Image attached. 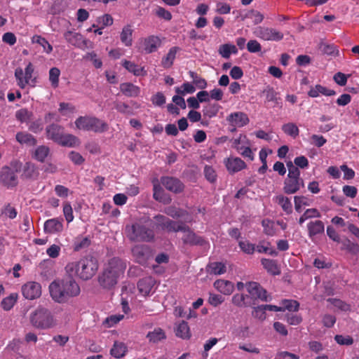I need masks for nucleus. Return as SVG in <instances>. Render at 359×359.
<instances>
[{"instance_id": "nucleus-35", "label": "nucleus", "mask_w": 359, "mask_h": 359, "mask_svg": "<svg viewBox=\"0 0 359 359\" xmlns=\"http://www.w3.org/2000/svg\"><path fill=\"white\" fill-rule=\"evenodd\" d=\"M133 29L130 25H127L124 26L122 29V31L120 34V39L121 41L126 46H131L133 44Z\"/></svg>"}, {"instance_id": "nucleus-33", "label": "nucleus", "mask_w": 359, "mask_h": 359, "mask_svg": "<svg viewBox=\"0 0 359 359\" xmlns=\"http://www.w3.org/2000/svg\"><path fill=\"white\" fill-rule=\"evenodd\" d=\"M180 50V48L177 46L170 48L167 55L162 58L161 65L165 69L170 68L173 65L176 54Z\"/></svg>"}, {"instance_id": "nucleus-43", "label": "nucleus", "mask_w": 359, "mask_h": 359, "mask_svg": "<svg viewBox=\"0 0 359 359\" xmlns=\"http://www.w3.org/2000/svg\"><path fill=\"white\" fill-rule=\"evenodd\" d=\"M18 298V294L17 293H11L2 299L1 306L4 311H10L17 302Z\"/></svg>"}, {"instance_id": "nucleus-54", "label": "nucleus", "mask_w": 359, "mask_h": 359, "mask_svg": "<svg viewBox=\"0 0 359 359\" xmlns=\"http://www.w3.org/2000/svg\"><path fill=\"white\" fill-rule=\"evenodd\" d=\"M238 245L241 250L245 254L252 255L255 251V245L250 243L248 241H240Z\"/></svg>"}, {"instance_id": "nucleus-7", "label": "nucleus", "mask_w": 359, "mask_h": 359, "mask_svg": "<svg viewBox=\"0 0 359 359\" xmlns=\"http://www.w3.org/2000/svg\"><path fill=\"white\" fill-rule=\"evenodd\" d=\"M34 67L32 62H29L23 72L22 69L18 67L15 70V77L18 86L24 89L27 85L34 87L37 82L36 76H34Z\"/></svg>"}, {"instance_id": "nucleus-34", "label": "nucleus", "mask_w": 359, "mask_h": 359, "mask_svg": "<svg viewBox=\"0 0 359 359\" xmlns=\"http://www.w3.org/2000/svg\"><path fill=\"white\" fill-rule=\"evenodd\" d=\"M15 138L21 144H25L29 147L34 146L37 143L36 138L32 134L25 132L17 133Z\"/></svg>"}, {"instance_id": "nucleus-42", "label": "nucleus", "mask_w": 359, "mask_h": 359, "mask_svg": "<svg viewBox=\"0 0 359 359\" xmlns=\"http://www.w3.org/2000/svg\"><path fill=\"white\" fill-rule=\"evenodd\" d=\"M50 154V149L45 145H41L35 149L33 158L39 162H44L46 157Z\"/></svg>"}, {"instance_id": "nucleus-46", "label": "nucleus", "mask_w": 359, "mask_h": 359, "mask_svg": "<svg viewBox=\"0 0 359 359\" xmlns=\"http://www.w3.org/2000/svg\"><path fill=\"white\" fill-rule=\"evenodd\" d=\"M176 335L182 339H189L190 337L189 327L187 322L182 321L178 325L176 330Z\"/></svg>"}, {"instance_id": "nucleus-29", "label": "nucleus", "mask_w": 359, "mask_h": 359, "mask_svg": "<svg viewBox=\"0 0 359 359\" xmlns=\"http://www.w3.org/2000/svg\"><path fill=\"white\" fill-rule=\"evenodd\" d=\"M80 143L79 139L72 134L62 133L61 137L57 141V144L62 147H74Z\"/></svg>"}, {"instance_id": "nucleus-59", "label": "nucleus", "mask_w": 359, "mask_h": 359, "mask_svg": "<svg viewBox=\"0 0 359 359\" xmlns=\"http://www.w3.org/2000/svg\"><path fill=\"white\" fill-rule=\"evenodd\" d=\"M334 340L339 345L351 346L353 344V339L349 335L344 336L341 334H337L334 336Z\"/></svg>"}, {"instance_id": "nucleus-27", "label": "nucleus", "mask_w": 359, "mask_h": 359, "mask_svg": "<svg viewBox=\"0 0 359 359\" xmlns=\"http://www.w3.org/2000/svg\"><path fill=\"white\" fill-rule=\"evenodd\" d=\"M154 285V280L151 277H145L140 280L137 283L139 292L143 296L149 295Z\"/></svg>"}, {"instance_id": "nucleus-31", "label": "nucleus", "mask_w": 359, "mask_h": 359, "mask_svg": "<svg viewBox=\"0 0 359 359\" xmlns=\"http://www.w3.org/2000/svg\"><path fill=\"white\" fill-rule=\"evenodd\" d=\"M273 201L282 208L286 214L290 215L292 212V205L289 198L280 194L275 196Z\"/></svg>"}, {"instance_id": "nucleus-5", "label": "nucleus", "mask_w": 359, "mask_h": 359, "mask_svg": "<svg viewBox=\"0 0 359 359\" xmlns=\"http://www.w3.org/2000/svg\"><path fill=\"white\" fill-rule=\"evenodd\" d=\"M32 325L38 330H46L55 327L57 321L53 313L44 307H38L29 316Z\"/></svg>"}, {"instance_id": "nucleus-38", "label": "nucleus", "mask_w": 359, "mask_h": 359, "mask_svg": "<svg viewBox=\"0 0 359 359\" xmlns=\"http://www.w3.org/2000/svg\"><path fill=\"white\" fill-rule=\"evenodd\" d=\"M206 271L210 274L222 275L226 271V266L222 262H211L208 264Z\"/></svg>"}, {"instance_id": "nucleus-41", "label": "nucleus", "mask_w": 359, "mask_h": 359, "mask_svg": "<svg viewBox=\"0 0 359 359\" xmlns=\"http://www.w3.org/2000/svg\"><path fill=\"white\" fill-rule=\"evenodd\" d=\"M164 212L167 215H168V216H170V217H171L172 218H175V219H178V218H180V217H183L185 215H188V212L187 210H184L183 209L177 208V207L173 206V205H170V206L166 207L164 209Z\"/></svg>"}, {"instance_id": "nucleus-51", "label": "nucleus", "mask_w": 359, "mask_h": 359, "mask_svg": "<svg viewBox=\"0 0 359 359\" xmlns=\"http://www.w3.org/2000/svg\"><path fill=\"white\" fill-rule=\"evenodd\" d=\"M33 42L41 46L43 48V50L47 53H50L53 50V47L49 43V42L45 38L41 36H34L33 37Z\"/></svg>"}, {"instance_id": "nucleus-6", "label": "nucleus", "mask_w": 359, "mask_h": 359, "mask_svg": "<svg viewBox=\"0 0 359 359\" xmlns=\"http://www.w3.org/2000/svg\"><path fill=\"white\" fill-rule=\"evenodd\" d=\"M75 126L79 130L92 131L95 133H102L109 128L105 121L90 116H79L75 121Z\"/></svg>"}, {"instance_id": "nucleus-22", "label": "nucleus", "mask_w": 359, "mask_h": 359, "mask_svg": "<svg viewBox=\"0 0 359 359\" xmlns=\"http://www.w3.org/2000/svg\"><path fill=\"white\" fill-rule=\"evenodd\" d=\"M65 132V128L56 123H52L46 128V137L48 140L57 143Z\"/></svg>"}, {"instance_id": "nucleus-32", "label": "nucleus", "mask_w": 359, "mask_h": 359, "mask_svg": "<svg viewBox=\"0 0 359 359\" xmlns=\"http://www.w3.org/2000/svg\"><path fill=\"white\" fill-rule=\"evenodd\" d=\"M261 264L270 274L276 276L280 273V269L276 260L262 258L261 259Z\"/></svg>"}, {"instance_id": "nucleus-58", "label": "nucleus", "mask_w": 359, "mask_h": 359, "mask_svg": "<svg viewBox=\"0 0 359 359\" xmlns=\"http://www.w3.org/2000/svg\"><path fill=\"white\" fill-rule=\"evenodd\" d=\"M114 108L120 113L131 115L133 114L132 109L125 102H115Z\"/></svg>"}, {"instance_id": "nucleus-50", "label": "nucleus", "mask_w": 359, "mask_h": 359, "mask_svg": "<svg viewBox=\"0 0 359 359\" xmlns=\"http://www.w3.org/2000/svg\"><path fill=\"white\" fill-rule=\"evenodd\" d=\"M282 130L285 134L293 137L298 136L299 133L298 127L292 123H288L283 125Z\"/></svg>"}, {"instance_id": "nucleus-52", "label": "nucleus", "mask_w": 359, "mask_h": 359, "mask_svg": "<svg viewBox=\"0 0 359 359\" xmlns=\"http://www.w3.org/2000/svg\"><path fill=\"white\" fill-rule=\"evenodd\" d=\"M286 165L288 168V174L287 178L302 180L300 177V171L299 168L296 167L292 162L289 161Z\"/></svg>"}, {"instance_id": "nucleus-55", "label": "nucleus", "mask_w": 359, "mask_h": 359, "mask_svg": "<svg viewBox=\"0 0 359 359\" xmlns=\"http://www.w3.org/2000/svg\"><path fill=\"white\" fill-rule=\"evenodd\" d=\"M233 304L238 307H247L250 306V302H244V294L236 293L231 299Z\"/></svg>"}, {"instance_id": "nucleus-12", "label": "nucleus", "mask_w": 359, "mask_h": 359, "mask_svg": "<svg viewBox=\"0 0 359 359\" xmlns=\"http://www.w3.org/2000/svg\"><path fill=\"white\" fill-rule=\"evenodd\" d=\"M247 291L252 297L263 302H269L271 297L267 294V291L257 282L246 283Z\"/></svg>"}, {"instance_id": "nucleus-15", "label": "nucleus", "mask_w": 359, "mask_h": 359, "mask_svg": "<svg viewBox=\"0 0 359 359\" xmlns=\"http://www.w3.org/2000/svg\"><path fill=\"white\" fill-rule=\"evenodd\" d=\"M132 255L137 263L144 265L151 257V250L148 245H136L132 248Z\"/></svg>"}, {"instance_id": "nucleus-37", "label": "nucleus", "mask_w": 359, "mask_h": 359, "mask_svg": "<svg viewBox=\"0 0 359 359\" xmlns=\"http://www.w3.org/2000/svg\"><path fill=\"white\" fill-rule=\"evenodd\" d=\"M122 65L135 76H144L147 74L144 67H141L133 62L125 60L123 61Z\"/></svg>"}, {"instance_id": "nucleus-2", "label": "nucleus", "mask_w": 359, "mask_h": 359, "mask_svg": "<svg viewBox=\"0 0 359 359\" xmlns=\"http://www.w3.org/2000/svg\"><path fill=\"white\" fill-rule=\"evenodd\" d=\"M49 291L55 302L65 303L70 298L77 297L81 290L74 277L69 276L68 278L51 283Z\"/></svg>"}, {"instance_id": "nucleus-20", "label": "nucleus", "mask_w": 359, "mask_h": 359, "mask_svg": "<svg viewBox=\"0 0 359 359\" xmlns=\"http://www.w3.org/2000/svg\"><path fill=\"white\" fill-rule=\"evenodd\" d=\"M227 120L232 126L238 128L246 126L250 121L248 115L241 111L231 113Z\"/></svg>"}, {"instance_id": "nucleus-45", "label": "nucleus", "mask_w": 359, "mask_h": 359, "mask_svg": "<svg viewBox=\"0 0 359 359\" xmlns=\"http://www.w3.org/2000/svg\"><path fill=\"white\" fill-rule=\"evenodd\" d=\"M38 175L36 168L34 163L27 162L23 168V172L22 176L26 179L34 178Z\"/></svg>"}, {"instance_id": "nucleus-17", "label": "nucleus", "mask_w": 359, "mask_h": 359, "mask_svg": "<svg viewBox=\"0 0 359 359\" xmlns=\"http://www.w3.org/2000/svg\"><path fill=\"white\" fill-rule=\"evenodd\" d=\"M153 198L165 205H168L172 201L170 196L165 192L158 180L153 182Z\"/></svg>"}, {"instance_id": "nucleus-57", "label": "nucleus", "mask_w": 359, "mask_h": 359, "mask_svg": "<svg viewBox=\"0 0 359 359\" xmlns=\"http://www.w3.org/2000/svg\"><path fill=\"white\" fill-rule=\"evenodd\" d=\"M181 88L182 89L179 87L175 88V92L180 95H184L186 93H193L196 90L195 87L189 82L184 83Z\"/></svg>"}, {"instance_id": "nucleus-48", "label": "nucleus", "mask_w": 359, "mask_h": 359, "mask_svg": "<svg viewBox=\"0 0 359 359\" xmlns=\"http://www.w3.org/2000/svg\"><path fill=\"white\" fill-rule=\"evenodd\" d=\"M60 75V70L57 67H52L49 70V81L54 88L58 87Z\"/></svg>"}, {"instance_id": "nucleus-14", "label": "nucleus", "mask_w": 359, "mask_h": 359, "mask_svg": "<svg viewBox=\"0 0 359 359\" xmlns=\"http://www.w3.org/2000/svg\"><path fill=\"white\" fill-rule=\"evenodd\" d=\"M181 228L183 230L180 231L184 233L182 237V241L184 244L190 245H202L204 243V240L202 237L197 236L189 226L186 225L184 222L182 223Z\"/></svg>"}, {"instance_id": "nucleus-49", "label": "nucleus", "mask_w": 359, "mask_h": 359, "mask_svg": "<svg viewBox=\"0 0 359 359\" xmlns=\"http://www.w3.org/2000/svg\"><path fill=\"white\" fill-rule=\"evenodd\" d=\"M282 306L284 308V311L287 310L289 311H298L299 309V303L293 299H283L281 301Z\"/></svg>"}, {"instance_id": "nucleus-24", "label": "nucleus", "mask_w": 359, "mask_h": 359, "mask_svg": "<svg viewBox=\"0 0 359 359\" xmlns=\"http://www.w3.org/2000/svg\"><path fill=\"white\" fill-rule=\"evenodd\" d=\"M302 187H304L303 180L286 178L284 181L283 191L286 194L297 193Z\"/></svg>"}, {"instance_id": "nucleus-4", "label": "nucleus", "mask_w": 359, "mask_h": 359, "mask_svg": "<svg viewBox=\"0 0 359 359\" xmlns=\"http://www.w3.org/2000/svg\"><path fill=\"white\" fill-rule=\"evenodd\" d=\"M126 269V263L118 257L110 259L105 264L102 273L99 276L100 285L106 289L114 287L118 279L123 274Z\"/></svg>"}, {"instance_id": "nucleus-60", "label": "nucleus", "mask_w": 359, "mask_h": 359, "mask_svg": "<svg viewBox=\"0 0 359 359\" xmlns=\"http://www.w3.org/2000/svg\"><path fill=\"white\" fill-rule=\"evenodd\" d=\"M123 318L124 316L122 314L112 315L105 319L104 324L107 327H111L120 322Z\"/></svg>"}, {"instance_id": "nucleus-25", "label": "nucleus", "mask_w": 359, "mask_h": 359, "mask_svg": "<svg viewBox=\"0 0 359 359\" xmlns=\"http://www.w3.org/2000/svg\"><path fill=\"white\" fill-rule=\"evenodd\" d=\"M215 288L224 295H230L234 290V285L232 282L224 279H219L213 284Z\"/></svg>"}, {"instance_id": "nucleus-19", "label": "nucleus", "mask_w": 359, "mask_h": 359, "mask_svg": "<svg viewBox=\"0 0 359 359\" xmlns=\"http://www.w3.org/2000/svg\"><path fill=\"white\" fill-rule=\"evenodd\" d=\"M161 45V40L157 36L150 35L142 40L143 51L147 54L156 51Z\"/></svg>"}, {"instance_id": "nucleus-56", "label": "nucleus", "mask_w": 359, "mask_h": 359, "mask_svg": "<svg viewBox=\"0 0 359 359\" xmlns=\"http://www.w3.org/2000/svg\"><path fill=\"white\" fill-rule=\"evenodd\" d=\"M266 311L267 310L265 308V305H260L253 308L252 314L254 318L260 320H264L266 318Z\"/></svg>"}, {"instance_id": "nucleus-3", "label": "nucleus", "mask_w": 359, "mask_h": 359, "mask_svg": "<svg viewBox=\"0 0 359 359\" xmlns=\"http://www.w3.org/2000/svg\"><path fill=\"white\" fill-rule=\"evenodd\" d=\"M128 238L133 242H152L155 238L152 221L149 218H141L126 226Z\"/></svg>"}, {"instance_id": "nucleus-44", "label": "nucleus", "mask_w": 359, "mask_h": 359, "mask_svg": "<svg viewBox=\"0 0 359 359\" xmlns=\"http://www.w3.org/2000/svg\"><path fill=\"white\" fill-rule=\"evenodd\" d=\"M219 106L216 103H208L203 106V114L204 117L212 118L215 116L219 111Z\"/></svg>"}, {"instance_id": "nucleus-47", "label": "nucleus", "mask_w": 359, "mask_h": 359, "mask_svg": "<svg viewBox=\"0 0 359 359\" xmlns=\"http://www.w3.org/2000/svg\"><path fill=\"white\" fill-rule=\"evenodd\" d=\"M262 225L264 228V233L269 236H273L276 234V229L273 221L264 219L262 222Z\"/></svg>"}, {"instance_id": "nucleus-23", "label": "nucleus", "mask_w": 359, "mask_h": 359, "mask_svg": "<svg viewBox=\"0 0 359 359\" xmlns=\"http://www.w3.org/2000/svg\"><path fill=\"white\" fill-rule=\"evenodd\" d=\"M225 165L229 173L238 172L246 168V163L240 158H229Z\"/></svg>"}, {"instance_id": "nucleus-13", "label": "nucleus", "mask_w": 359, "mask_h": 359, "mask_svg": "<svg viewBox=\"0 0 359 359\" xmlns=\"http://www.w3.org/2000/svg\"><path fill=\"white\" fill-rule=\"evenodd\" d=\"M22 293L27 299L33 300L37 299L41 294V286L37 282H27L22 286Z\"/></svg>"}, {"instance_id": "nucleus-39", "label": "nucleus", "mask_w": 359, "mask_h": 359, "mask_svg": "<svg viewBox=\"0 0 359 359\" xmlns=\"http://www.w3.org/2000/svg\"><path fill=\"white\" fill-rule=\"evenodd\" d=\"M218 52L224 58L228 59L231 54H237L238 49L236 46L230 43H224L219 46Z\"/></svg>"}, {"instance_id": "nucleus-63", "label": "nucleus", "mask_w": 359, "mask_h": 359, "mask_svg": "<svg viewBox=\"0 0 359 359\" xmlns=\"http://www.w3.org/2000/svg\"><path fill=\"white\" fill-rule=\"evenodd\" d=\"M204 175L207 180L210 182H215L216 181L217 175L212 166L205 165L204 168Z\"/></svg>"}, {"instance_id": "nucleus-53", "label": "nucleus", "mask_w": 359, "mask_h": 359, "mask_svg": "<svg viewBox=\"0 0 359 359\" xmlns=\"http://www.w3.org/2000/svg\"><path fill=\"white\" fill-rule=\"evenodd\" d=\"M90 245V240L87 238H76L74 243V250L80 251L83 249L87 248Z\"/></svg>"}, {"instance_id": "nucleus-30", "label": "nucleus", "mask_w": 359, "mask_h": 359, "mask_svg": "<svg viewBox=\"0 0 359 359\" xmlns=\"http://www.w3.org/2000/svg\"><path fill=\"white\" fill-rule=\"evenodd\" d=\"M121 92L127 97H137L140 93V88L131 83H123L120 85Z\"/></svg>"}, {"instance_id": "nucleus-9", "label": "nucleus", "mask_w": 359, "mask_h": 359, "mask_svg": "<svg viewBox=\"0 0 359 359\" xmlns=\"http://www.w3.org/2000/svg\"><path fill=\"white\" fill-rule=\"evenodd\" d=\"M154 219L156 221V225L162 230L166 231L168 233H177L180 230H183L181 228L182 222H177L166 217L163 215H157L154 216Z\"/></svg>"}, {"instance_id": "nucleus-1", "label": "nucleus", "mask_w": 359, "mask_h": 359, "mask_svg": "<svg viewBox=\"0 0 359 359\" xmlns=\"http://www.w3.org/2000/svg\"><path fill=\"white\" fill-rule=\"evenodd\" d=\"M65 269L69 276L76 277L83 280H88L97 273L99 263L96 257L88 255L81 257L78 261L69 262Z\"/></svg>"}, {"instance_id": "nucleus-28", "label": "nucleus", "mask_w": 359, "mask_h": 359, "mask_svg": "<svg viewBox=\"0 0 359 359\" xmlns=\"http://www.w3.org/2000/svg\"><path fill=\"white\" fill-rule=\"evenodd\" d=\"M336 94L334 90L328 89L326 87L317 84L313 87H311L308 92V95L311 97H317L320 95L325 96H332Z\"/></svg>"}, {"instance_id": "nucleus-62", "label": "nucleus", "mask_w": 359, "mask_h": 359, "mask_svg": "<svg viewBox=\"0 0 359 359\" xmlns=\"http://www.w3.org/2000/svg\"><path fill=\"white\" fill-rule=\"evenodd\" d=\"M84 58L90 60L97 69H99L102 66V62L97 57V55L95 52L88 53Z\"/></svg>"}, {"instance_id": "nucleus-40", "label": "nucleus", "mask_w": 359, "mask_h": 359, "mask_svg": "<svg viewBox=\"0 0 359 359\" xmlns=\"http://www.w3.org/2000/svg\"><path fill=\"white\" fill-rule=\"evenodd\" d=\"M147 338L149 339V342L156 344L165 339V333L160 327L155 328L154 331L147 333Z\"/></svg>"}, {"instance_id": "nucleus-26", "label": "nucleus", "mask_w": 359, "mask_h": 359, "mask_svg": "<svg viewBox=\"0 0 359 359\" xmlns=\"http://www.w3.org/2000/svg\"><path fill=\"white\" fill-rule=\"evenodd\" d=\"M308 234L310 238L319 234H323L325 231V225L321 220H315L309 222L307 224Z\"/></svg>"}, {"instance_id": "nucleus-8", "label": "nucleus", "mask_w": 359, "mask_h": 359, "mask_svg": "<svg viewBox=\"0 0 359 359\" xmlns=\"http://www.w3.org/2000/svg\"><path fill=\"white\" fill-rule=\"evenodd\" d=\"M11 166H4L0 170V182L7 188H13L18 185V180L16 173L20 168L18 162H12Z\"/></svg>"}, {"instance_id": "nucleus-64", "label": "nucleus", "mask_w": 359, "mask_h": 359, "mask_svg": "<svg viewBox=\"0 0 359 359\" xmlns=\"http://www.w3.org/2000/svg\"><path fill=\"white\" fill-rule=\"evenodd\" d=\"M31 113L27 109H20L15 113L16 118L20 122H26L30 118Z\"/></svg>"}, {"instance_id": "nucleus-36", "label": "nucleus", "mask_w": 359, "mask_h": 359, "mask_svg": "<svg viewBox=\"0 0 359 359\" xmlns=\"http://www.w3.org/2000/svg\"><path fill=\"white\" fill-rule=\"evenodd\" d=\"M127 351V346L123 342L116 341L110 350V354L116 358H121Z\"/></svg>"}, {"instance_id": "nucleus-16", "label": "nucleus", "mask_w": 359, "mask_h": 359, "mask_svg": "<svg viewBox=\"0 0 359 359\" xmlns=\"http://www.w3.org/2000/svg\"><path fill=\"white\" fill-rule=\"evenodd\" d=\"M160 182L167 190L175 194H180L184 189V184L176 177L163 176L161 177Z\"/></svg>"}, {"instance_id": "nucleus-11", "label": "nucleus", "mask_w": 359, "mask_h": 359, "mask_svg": "<svg viewBox=\"0 0 359 359\" xmlns=\"http://www.w3.org/2000/svg\"><path fill=\"white\" fill-rule=\"evenodd\" d=\"M64 38L67 43L80 49H85L91 47L92 43L83 37V36L75 32L67 31L64 33Z\"/></svg>"}, {"instance_id": "nucleus-10", "label": "nucleus", "mask_w": 359, "mask_h": 359, "mask_svg": "<svg viewBox=\"0 0 359 359\" xmlns=\"http://www.w3.org/2000/svg\"><path fill=\"white\" fill-rule=\"evenodd\" d=\"M254 34L255 36L261 39L264 41H279L283 39V34L271 27H257L255 31Z\"/></svg>"}, {"instance_id": "nucleus-21", "label": "nucleus", "mask_w": 359, "mask_h": 359, "mask_svg": "<svg viewBox=\"0 0 359 359\" xmlns=\"http://www.w3.org/2000/svg\"><path fill=\"white\" fill-rule=\"evenodd\" d=\"M43 229L46 233H60L63 230L62 219L58 218L48 219L44 223Z\"/></svg>"}, {"instance_id": "nucleus-18", "label": "nucleus", "mask_w": 359, "mask_h": 359, "mask_svg": "<svg viewBox=\"0 0 359 359\" xmlns=\"http://www.w3.org/2000/svg\"><path fill=\"white\" fill-rule=\"evenodd\" d=\"M262 94L266 97V102H272L273 107H283V102L279 93L276 92L273 87L266 86L262 91Z\"/></svg>"}, {"instance_id": "nucleus-61", "label": "nucleus", "mask_w": 359, "mask_h": 359, "mask_svg": "<svg viewBox=\"0 0 359 359\" xmlns=\"http://www.w3.org/2000/svg\"><path fill=\"white\" fill-rule=\"evenodd\" d=\"M285 318L287 323L291 325H298L302 322V317L299 314L287 313Z\"/></svg>"}]
</instances>
